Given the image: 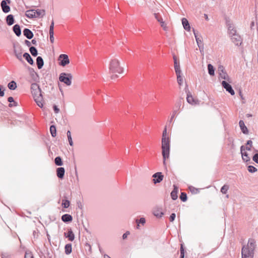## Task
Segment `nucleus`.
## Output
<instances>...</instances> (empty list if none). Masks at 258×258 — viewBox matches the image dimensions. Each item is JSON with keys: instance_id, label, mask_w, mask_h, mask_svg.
<instances>
[{"instance_id": "b1692460", "label": "nucleus", "mask_w": 258, "mask_h": 258, "mask_svg": "<svg viewBox=\"0 0 258 258\" xmlns=\"http://www.w3.org/2000/svg\"><path fill=\"white\" fill-rule=\"evenodd\" d=\"M61 220L64 222H69L72 221L73 218L71 215L66 214L61 216Z\"/></svg>"}, {"instance_id": "69168bd1", "label": "nucleus", "mask_w": 258, "mask_h": 258, "mask_svg": "<svg viewBox=\"0 0 258 258\" xmlns=\"http://www.w3.org/2000/svg\"><path fill=\"white\" fill-rule=\"evenodd\" d=\"M53 29H54V21H53V20H52L50 27H49V29L53 30Z\"/></svg>"}, {"instance_id": "603ef678", "label": "nucleus", "mask_w": 258, "mask_h": 258, "mask_svg": "<svg viewBox=\"0 0 258 258\" xmlns=\"http://www.w3.org/2000/svg\"><path fill=\"white\" fill-rule=\"evenodd\" d=\"M153 11L155 12L154 15V16H155V19L158 21L160 18L161 17V16L158 13H156V11L155 10H153Z\"/></svg>"}, {"instance_id": "393cba45", "label": "nucleus", "mask_w": 258, "mask_h": 258, "mask_svg": "<svg viewBox=\"0 0 258 258\" xmlns=\"http://www.w3.org/2000/svg\"><path fill=\"white\" fill-rule=\"evenodd\" d=\"M13 31L17 36H19L21 34V31L20 26L18 24H16L13 27Z\"/></svg>"}, {"instance_id": "a19ab883", "label": "nucleus", "mask_w": 258, "mask_h": 258, "mask_svg": "<svg viewBox=\"0 0 258 258\" xmlns=\"http://www.w3.org/2000/svg\"><path fill=\"white\" fill-rule=\"evenodd\" d=\"M136 223H139L142 226H144L145 224V218H141L140 219H136Z\"/></svg>"}, {"instance_id": "a211bd4d", "label": "nucleus", "mask_w": 258, "mask_h": 258, "mask_svg": "<svg viewBox=\"0 0 258 258\" xmlns=\"http://www.w3.org/2000/svg\"><path fill=\"white\" fill-rule=\"evenodd\" d=\"M1 7L3 10V11L4 13H8L10 11V7L7 5V2L6 1H2L1 2Z\"/></svg>"}, {"instance_id": "f03ea898", "label": "nucleus", "mask_w": 258, "mask_h": 258, "mask_svg": "<svg viewBox=\"0 0 258 258\" xmlns=\"http://www.w3.org/2000/svg\"><path fill=\"white\" fill-rule=\"evenodd\" d=\"M255 241L249 239L246 245H244L241 249V258H253L255 249Z\"/></svg>"}, {"instance_id": "6e6552de", "label": "nucleus", "mask_w": 258, "mask_h": 258, "mask_svg": "<svg viewBox=\"0 0 258 258\" xmlns=\"http://www.w3.org/2000/svg\"><path fill=\"white\" fill-rule=\"evenodd\" d=\"M222 85L223 88H224L231 95H234L235 94V92L233 90L231 86L229 84L225 81H223L222 82Z\"/></svg>"}, {"instance_id": "4468645a", "label": "nucleus", "mask_w": 258, "mask_h": 258, "mask_svg": "<svg viewBox=\"0 0 258 258\" xmlns=\"http://www.w3.org/2000/svg\"><path fill=\"white\" fill-rule=\"evenodd\" d=\"M153 213L157 218H161L164 215V213L161 208H156L154 209Z\"/></svg>"}, {"instance_id": "13d9d810", "label": "nucleus", "mask_w": 258, "mask_h": 258, "mask_svg": "<svg viewBox=\"0 0 258 258\" xmlns=\"http://www.w3.org/2000/svg\"><path fill=\"white\" fill-rule=\"evenodd\" d=\"M2 256V258H10V255L6 253H3Z\"/></svg>"}, {"instance_id": "4d7b16f0", "label": "nucleus", "mask_w": 258, "mask_h": 258, "mask_svg": "<svg viewBox=\"0 0 258 258\" xmlns=\"http://www.w3.org/2000/svg\"><path fill=\"white\" fill-rule=\"evenodd\" d=\"M246 145H248V146H246V147H250V149H251V147L252 146V142L251 140L247 141Z\"/></svg>"}, {"instance_id": "774afa93", "label": "nucleus", "mask_w": 258, "mask_h": 258, "mask_svg": "<svg viewBox=\"0 0 258 258\" xmlns=\"http://www.w3.org/2000/svg\"><path fill=\"white\" fill-rule=\"evenodd\" d=\"M54 38L53 35L50 36V40L52 43H53L54 42Z\"/></svg>"}, {"instance_id": "49530a36", "label": "nucleus", "mask_w": 258, "mask_h": 258, "mask_svg": "<svg viewBox=\"0 0 258 258\" xmlns=\"http://www.w3.org/2000/svg\"><path fill=\"white\" fill-rule=\"evenodd\" d=\"M25 258H33L32 252L29 250L26 251L25 252Z\"/></svg>"}, {"instance_id": "ea45409f", "label": "nucleus", "mask_w": 258, "mask_h": 258, "mask_svg": "<svg viewBox=\"0 0 258 258\" xmlns=\"http://www.w3.org/2000/svg\"><path fill=\"white\" fill-rule=\"evenodd\" d=\"M183 78L184 76H180V77H177V81L179 86H181L183 84Z\"/></svg>"}, {"instance_id": "aec40b11", "label": "nucleus", "mask_w": 258, "mask_h": 258, "mask_svg": "<svg viewBox=\"0 0 258 258\" xmlns=\"http://www.w3.org/2000/svg\"><path fill=\"white\" fill-rule=\"evenodd\" d=\"M162 148H170V140L168 139H162Z\"/></svg>"}, {"instance_id": "7ed1b4c3", "label": "nucleus", "mask_w": 258, "mask_h": 258, "mask_svg": "<svg viewBox=\"0 0 258 258\" xmlns=\"http://www.w3.org/2000/svg\"><path fill=\"white\" fill-rule=\"evenodd\" d=\"M109 72L110 77L115 79L118 77V75L125 73L126 70L120 66H109Z\"/></svg>"}, {"instance_id": "bb28decb", "label": "nucleus", "mask_w": 258, "mask_h": 258, "mask_svg": "<svg viewBox=\"0 0 258 258\" xmlns=\"http://www.w3.org/2000/svg\"><path fill=\"white\" fill-rule=\"evenodd\" d=\"M7 23L8 25L11 26L14 23V17L12 15H8L6 18Z\"/></svg>"}, {"instance_id": "9b49d317", "label": "nucleus", "mask_w": 258, "mask_h": 258, "mask_svg": "<svg viewBox=\"0 0 258 258\" xmlns=\"http://www.w3.org/2000/svg\"><path fill=\"white\" fill-rule=\"evenodd\" d=\"M153 177H154L153 181L155 183L160 182L163 180V176L162 175L161 172L155 173Z\"/></svg>"}, {"instance_id": "473e14b6", "label": "nucleus", "mask_w": 258, "mask_h": 258, "mask_svg": "<svg viewBox=\"0 0 258 258\" xmlns=\"http://www.w3.org/2000/svg\"><path fill=\"white\" fill-rule=\"evenodd\" d=\"M50 132L53 137H55L56 135V128L54 125H51L50 127Z\"/></svg>"}, {"instance_id": "72a5a7b5", "label": "nucleus", "mask_w": 258, "mask_h": 258, "mask_svg": "<svg viewBox=\"0 0 258 258\" xmlns=\"http://www.w3.org/2000/svg\"><path fill=\"white\" fill-rule=\"evenodd\" d=\"M72 251V245L70 244H66L65 246V252L66 254H69Z\"/></svg>"}, {"instance_id": "6e6d98bb", "label": "nucleus", "mask_w": 258, "mask_h": 258, "mask_svg": "<svg viewBox=\"0 0 258 258\" xmlns=\"http://www.w3.org/2000/svg\"><path fill=\"white\" fill-rule=\"evenodd\" d=\"M176 215L175 213H172L170 216V222H173L175 218Z\"/></svg>"}, {"instance_id": "c85d7f7f", "label": "nucleus", "mask_w": 258, "mask_h": 258, "mask_svg": "<svg viewBox=\"0 0 258 258\" xmlns=\"http://www.w3.org/2000/svg\"><path fill=\"white\" fill-rule=\"evenodd\" d=\"M177 191H178L177 188L175 186H174V189L172 190V191L171 193V197L173 200H175L177 198Z\"/></svg>"}, {"instance_id": "3c124183", "label": "nucleus", "mask_w": 258, "mask_h": 258, "mask_svg": "<svg viewBox=\"0 0 258 258\" xmlns=\"http://www.w3.org/2000/svg\"><path fill=\"white\" fill-rule=\"evenodd\" d=\"M252 160L255 163L258 164V153H256L253 155L252 157Z\"/></svg>"}, {"instance_id": "f8f14e48", "label": "nucleus", "mask_w": 258, "mask_h": 258, "mask_svg": "<svg viewBox=\"0 0 258 258\" xmlns=\"http://www.w3.org/2000/svg\"><path fill=\"white\" fill-rule=\"evenodd\" d=\"M170 148H162V153L163 158V163L165 164V160L166 158L169 157Z\"/></svg>"}, {"instance_id": "6ab92c4d", "label": "nucleus", "mask_w": 258, "mask_h": 258, "mask_svg": "<svg viewBox=\"0 0 258 258\" xmlns=\"http://www.w3.org/2000/svg\"><path fill=\"white\" fill-rule=\"evenodd\" d=\"M64 236L71 241H73L75 239L74 234L71 229H69L68 233H65Z\"/></svg>"}, {"instance_id": "9d476101", "label": "nucleus", "mask_w": 258, "mask_h": 258, "mask_svg": "<svg viewBox=\"0 0 258 258\" xmlns=\"http://www.w3.org/2000/svg\"><path fill=\"white\" fill-rule=\"evenodd\" d=\"M29 74L31 77V81L37 82L39 80V77L34 70L30 68H28Z\"/></svg>"}, {"instance_id": "f3484780", "label": "nucleus", "mask_w": 258, "mask_h": 258, "mask_svg": "<svg viewBox=\"0 0 258 258\" xmlns=\"http://www.w3.org/2000/svg\"><path fill=\"white\" fill-rule=\"evenodd\" d=\"M23 34L24 35L29 39L32 38L33 37V33L30 29L28 28H25L23 30Z\"/></svg>"}, {"instance_id": "2eb2a0df", "label": "nucleus", "mask_w": 258, "mask_h": 258, "mask_svg": "<svg viewBox=\"0 0 258 258\" xmlns=\"http://www.w3.org/2000/svg\"><path fill=\"white\" fill-rule=\"evenodd\" d=\"M239 127L241 130V132L244 134H246V135L248 134V130L247 129V127L245 125L244 122L243 120H241L239 121Z\"/></svg>"}, {"instance_id": "680f3d73", "label": "nucleus", "mask_w": 258, "mask_h": 258, "mask_svg": "<svg viewBox=\"0 0 258 258\" xmlns=\"http://www.w3.org/2000/svg\"><path fill=\"white\" fill-rule=\"evenodd\" d=\"M13 103H10L9 104V107H13V106H17L18 105L17 104V103L16 102H12Z\"/></svg>"}, {"instance_id": "c9c22d12", "label": "nucleus", "mask_w": 258, "mask_h": 258, "mask_svg": "<svg viewBox=\"0 0 258 258\" xmlns=\"http://www.w3.org/2000/svg\"><path fill=\"white\" fill-rule=\"evenodd\" d=\"M55 164L57 166H61L62 165V162L60 157H57L54 160Z\"/></svg>"}, {"instance_id": "423d86ee", "label": "nucleus", "mask_w": 258, "mask_h": 258, "mask_svg": "<svg viewBox=\"0 0 258 258\" xmlns=\"http://www.w3.org/2000/svg\"><path fill=\"white\" fill-rule=\"evenodd\" d=\"M59 80L60 82L64 83L67 86H70L72 84L71 77H69V74L65 73L60 74Z\"/></svg>"}, {"instance_id": "37998d69", "label": "nucleus", "mask_w": 258, "mask_h": 258, "mask_svg": "<svg viewBox=\"0 0 258 258\" xmlns=\"http://www.w3.org/2000/svg\"><path fill=\"white\" fill-rule=\"evenodd\" d=\"M248 171L250 173H254L257 171V169L253 166L249 165L248 166Z\"/></svg>"}, {"instance_id": "864d4df0", "label": "nucleus", "mask_w": 258, "mask_h": 258, "mask_svg": "<svg viewBox=\"0 0 258 258\" xmlns=\"http://www.w3.org/2000/svg\"><path fill=\"white\" fill-rule=\"evenodd\" d=\"M168 139L169 138L167 137V130H166V128L165 127V129L164 130L163 132V134H162V139Z\"/></svg>"}, {"instance_id": "4c0bfd02", "label": "nucleus", "mask_w": 258, "mask_h": 258, "mask_svg": "<svg viewBox=\"0 0 258 258\" xmlns=\"http://www.w3.org/2000/svg\"><path fill=\"white\" fill-rule=\"evenodd\" d=\"M70 205V202L68 200H63L62 201V206L64 208H68Z\"/></svg>"}, {"instance_id": "cd10ccee", "label": "nucleus", "mask_w": 258, "mask_h": 258, "mask_svg": "<svg viewBox=\"0 0 258 258\" xmlns=\"http://www.w3.org/2000/svg\"><path fill=\"white\" fill-rule=\"evenodd\" d=\"M36 18L42 17L45 15V11L44 10L37 9L35 10Z\"/></svg>"}, {"instance_id": "f257e3e1", "label": "nucleus", "mask_w": 258, "mask_h": 258, "mask_svg": "<svg viewBox=\"0 0 258 258\" xmlns=\"http://www.w3.org/2000/svg\"><path fill=\"white\" fill-rule=\"evenodd\" d=\"M31 89L34 101L39 107L42 108L43 106V99L39 86L36 83H32Z\"/></svg>"}, {"instance_id": "f704fd0d", "label": "nucleus", "mask_w": 258, "mask_h": 258, "mask_svg": "<svg viewBox=\"0 0 258 258\" xmlns=\"http://www.w3.org/2000/svg\"><path fill=\"white\" fill-rule=\"evenodd\" d=\"M67 135L68 141L69 142V144L71 146H73V142L72 138L71 137V132L70 131H68L67 133Z\"/></svg>"}, {"instance_id": "bf43d9fd", "label": "nucleus", "mask_w": 258, "mask_h": 258, "mask_svg": "<svg viewBox=\"0 0 258 258\" xmlns=\"http://www.w3.org/2000/svg\"><path fill=\"white\" fill-rule=\"evenodd\" d=\"M53 110L55 113H58L59 111V108L56 106H53Z\"/></svg>"}, {"instance_id": "0e129e2a", "label": "nucleus", "mask_w": 258, "mask_h": 258, "mask_svg": "<svg viewBox=\"0 0 258 258\" xmlns=\"http://www.w3.org/2000/svg\"><path fill=\"white\" fill-rule=\"evenodd\" d=\"M8 101L10 102V103H12V102H14V98L12 97H9L8 99Z\"/></svg>"}, {"instance_id": "5fc2aeb1", "label": "nucleus", "mask_w": 258, "mask_h": 258, "mask_svg": "<svg viewBox=\"0 0 258 258\" xmlns=\"http://www.w3.org/2000/svg\"><path fill=\"white\" fill-rule=\"evenodd\" d=\"M130 234V232L129 231H126L122 235L123 239H125L127 236Z\"/></svg>"}, {"instance_id": "052dcab7", "label": "nucleus", "mask_w": 258, "mask_h": 258, "mask_svg": "<svg viewBox=\"0 0 258 258\" xmlns=\"http://www.w3.org/2000/svg\"><path fill=\"white\" fill-rule=\"evenodd\" d=\"M137 224V225L136 226V229H137V230H140L141 229V227L142 226V225H141V224H140L139 223H136Z\"/></svg>"}, {"instance_id": "a878e982", "label": "nucleus", "mask_w": 258, "mask_h": 258, "mask_svg": "<svg viewBox=\"0 0 258 258\" xmlns=\"http://www.w3.org/2000/svg\"><path fill=\"white\" fill-rule=\"evenodd\" d=\"M23 57L26 60H27V61L28 63H30V64H33V60L32 57H31L30 55L28 53L25 52L23 54Z\"/></svg>"}, {"instance_id": "a18cd8bd", "label": "nucleus", "mask_w": 258, "mask_h": 258, "mask_svg": "<svg viewBox=\"0 0 258 258\" xmlns=\"http://www.w3.org/2000/svg\"><path fill=\"white\" fill-rule=\"evenodd\" d=\"M189 189L192 193L195 194H197L199 192V190L198 188H196L195 187L192 186H190L189 187Z\"/></svg>"}, {"instance_id": "e433bc0d", "label": "nucleus", "mask_w": 258, "mask_h": 258, "mask_svg": "<svg viewBox=\"0 0 258 258\" xmlns=\"http://www.w3.org/2000/svg\"><path fill=\"white\" fill-rule=\"evenodd\" d=\"M30 51L31 54L34 56H36L37 55V50L35 47L31 46L30 48Z\"/></svg>"}, {"instance_id": "20e7f679", "label": "nucleus", "mask_w": 258, "mask_h": 258, "mask_svg": "<svg viewBox=\"0 0 258 258\" xmlns=\"http://www.w3.org/2000/svg\"><path fill=\"white\" fill-rule=\"evenodd\" d=\"M193 32L196 40L197 45L199 47L200 52L202 54V55H204V46L202 37L201 36H198L197 33L196 32L194 29H193Z\"/></svg>"}, {"instance_id": "7c9ffc66", "label": "nucleus", "mask_w": 258, "mask_h": 258, "mask_svg": "<svg viewBox=\"0 0 258 258\" xmlns=\"http://www.w3.org/2000/svg\"><path fill=\"white\" fill-rule=\"evenodd\" d=\"M8 87L9 89L14 90L17 88L16 83L15 81H12L8 84Z\"/></svg>"}, {"instance_id": "1a4fd4ad", "label": "nucleus", "mask_w": 258, "mask_h": 258, "mask_svg": "<svg viewBox=\"0 0 258 258\" xmlns=\"http://www.w3.org/2000/svg\"><path fill=\"white\" fill-rule=\"evenodd\" d=\"M218 71L220 78L224 80H227L228 78V75L224 70L223 66H220L218 68Z\"/></svg>"}, {"instance_id": "de8ad7c7", "label": "nucleus", "mask_w": 258, "mask_h": 258, "mask_svg": "<svg viewBox=\"0 0 258 258\" xmlns=\"http://www.w3.org/2000/svg\"><path fill=\"white\" fill-rule=\"evenodd\" d=\"M36 64H44L43 60L41 56H38L37 57Z\"/></svg>"}, {"instance_id": "dca6fc26", "label": "nucleus", "mask_w": 258, "mask_h": 258, "mask_svg": "<svg viewBox=\"0 0 258 258\" xmlns=\"http://www.w3.org/2000/svg\"><path fill=\"white\" fill-rule=\"evenodd\" d=\"M181 22L184 29L187 31H189L190 30V26L187 20L183 18L182 19Z\"/></svg>"}, {"instance_id": "e2e57ef3", "label": "nucleus", "mask_w": 258, "mask_h": 258, "mask_svg": "<svg viewBox=\"0 0 258 258\" xmlns=\"http://www.w3.org/2000/svg\"><path fill=\"white\" fill-rule=\"evenodd\" d=\"M173 59L174 62V64H177V63H179L178 59L175 56H173Z\"/></svg>"}, {"instance_id": "5701e85b", "label": "nucleus", "mask_w": 258, "mask_h": 258, "mask_svg": "<svg viewBox=\"0 0 258 258\" xmlns=\"http://www.w3.org/2000/svg\"><path fill=\"white\" fill-rule=\"evenodd\" d=\"M27 17L29 18H36L35 10H30L26 12L25 14Z\"/></svg>"}, {"instance_id": "09e8293b", "label": "nucleus", "mask_w": 258, "mask_h": 258, "mask_svg": "<svg viewBox=\"0 0 258 258\" xmlns=\"http://www.w3.org/2000/svg\"><path fill=\"white\" fill-rule=\"evenodd\" d=\"M180 198L182 201H186L187 200V196L186 194L184 192H181Z\"/></svg>"}, {"instance_id": "8fccbe9b", "label": "nucleus", "mask_w": 258, "mask_h": 258, "mask_svg": "<svg viewBox=\"0 0 258 258\" xmlns=\"http://www.w3.org/2000/svg\"><path fill=\"white\" fill-rule=\"evenodd\" d=\"M160 24L161 27L165 31L168 30V27L167 26L166 24L165 23V21L163 22H162Z\"/></svg>"}, {"instance_id": "58836bf2", "label": "nucleus", "mask_w": 258, "mask_h": 258, "mask_svg": "<svg viewBox=\"0 0 258 258\" xmlns=\"http://www.w3.org/2000/svg\"><path fill=\"white\" fill-rule=\"evenodd\" d=\"M208 66V72L209 74L211 76H214L215 75V70L213 68V66Z\"/></svg>"}, {"instance_id": "ddd939ff", "label": "nucleus", "mask_w": 258, "mask_h": 258, "mask_svg": "<svg viewBox=\"0 0 258 258\" xmlns=\"http://www.w3.org/2000/svg\"><path fill=\"white\" fill-rule=\"evenodd\" d=\"M231 39L236 45H240L242 43L241 37L238 34L232 36Z\"/></svg>"}, {"instance_id": "79ce46f5", "label": "nucleus", "mask_w": 258, "mask_h": 258, "mask_svg": "<svg viewBox=\"0 0 258 258\" xmlns=\"http://www.w3.org/2000/svg\"><path fill=\"white\" fill-rule=\"evenodd\" d=\"M229 189V186L228 185H223L221 188V192L223 194H226Z\"/></svg>"}, {"instance_id": "338daca9", "label": "nucleus", "mask_w": 258, "mask_h": 258, "mask_svg": "<svg viewBox=\"0 0 258 258\" xmlns=\"http://www.w3.org/2000/svg\"><path fill=\"white\" fill-rule=\"evenodd\" d=\"M25 43L28 47L30 46V45H31V42L28 40H26L25 41Z\"/></svg>"}, {"instance_id": "39448f33", "label": "nucleus", "mask_w": 258, "mask_h": 258, "mask_svg": "<svg viewBox=\"0 0 258 258\" xmlns=\"http://www.w3.org/2000/svg\"><path fill=\"white\" fill-rule=\"evenodd\" d=\"M245 150L250 151V147H245L244 146H241L240 147V152L241 154L242 158L244 161L248 162L250 160V158Z\"/></svg>"}, {"instance_id": "0eeeda50", "label": "nucleus", "mask_w": 258, "mask_h": 258, "mask_svg": "<svg viewBox=\"0 0 258 258\" xmlns=\"http://www.w3.org/2000/svg\"><path fill=\"white\" fill-rule=\"evenodd\" d=\"M59 61V64H68L70 63V59L68 55L65 54H60L58 59Z\"/></svg>"}, {"instance_id": "4be33fe9", "label": "nucleus", "mask_w": 258, "mask_h": 258, "mask_svg": "<svg viewBox=\"0 0 258 258\" xmlns=\"http://www.w3.org/2000/svg\"><path fill=\"white\" fill-rule=\"evenodd\" d=\"M174 70L177 77L183 76V70L180 66H174Z\"/></svg>"}, {"instance_id": "c756f323", "label": "nucleus", "mask_w": 258, "mask_h": 258, "mask_svg": "<svg viewBox=\"0 0 258 258\" xmlns=\"http://www.w3.org/2000/svg\"><path fill=\"white\" fill-rule=\"evenodd\" d=\"M228 30H229V35H230V37H232V36H233L235 35L238 34L236 33V30L232 26L229 27Z\"/></svg>"}, {"instance_id": "c03bdc74", "label": "nucleus", "mask_w": 258, "mask_h": 258, "mask_svg": "<svg viewBox=\"0 0 258 258\" xmlns=\"http://www.w3.org/2000/svg\"><path fill=\"white\" fill-rule=\"evenodd\" d=\"M121 63V62L118 60L117 58H113L112 59L110 62V64H119Z\"/></svg>"}, {"instance_id": "2f4dec72", "label": "nucleus", "mask_w": 258, "mask_h": 258, "mask_svg": "<svg viewBox=\"0 0 258 258\" xmlns=\"http://www.w3.org/2000/svg\"><path fill=\"white\" fill-rule=\"evenodd\" d=\"M186 100L188 103L191 104H196L195 100L191 94H188L186 97Z\"/></svg>"}, {"instance_id": "412c9836", "label": "nucleus", "mask_w": 258, "mask_h": 258, "mask_svg": "<svg viewBox=\"0 0 258 258\" xmlns=\"http://www.w3.org/2000/svg\"><path fill=\"white\" fill-rule=\"evenodd\" d=\"M65 170L63 167H59L56 170L57 176L58 178L62 179L64 174Z\"/></svg>"}]
</instances>
